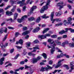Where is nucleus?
<instances>
[{"instance_id": "nucleus-38", "label": "nucleus", "mask_w": 74, "mask_h": 74, "mask_svg": "<svg viewBox=\"0 0 74 74\" xmlns=\"http://www.w3.org/2000/svg\"><path fill=\"white\" fill-rule=\"evenodd\" d=\"M20 64L23 65L25 64L24 61H21L20 62Z\"/></svg>"}, {"instance_id": "nucleus-9", "label": "nucleus", "mask_w": 74, "mask_h": 74, "mask_svg": "<svg viewBox=\"0 0 74 74\" xmlns=\"http://www.w3.org/2000/svg\"><path fill=\"white\" fill-rule=\"evenodd\" d=\"M69 44V42L67 40H66L64 42H63L61 45V46L62 47H64L66 44Z\"/></svg>"}, {"instance_id": "nucleus-15", "label": "nucleus", "mask_w": 74, "mask_h": 74, "mask_svg": "<svg viewBox=\"0 0 74 74\" xmlns=\"http://www.w3.org/2000/svg\"><path fill=\"white\" fill-rule=\"evenodd\" d=\"M72 20V19H71V18L70 17L68 18V21L69 24H70V25H71V24H72V23L71 22Z\"/></svg>"}, {"instance_id": "nucleus-61", "label": "nucleus", "mask_w": 74, "mask_h": 74, "mask_svg": "<svg viewBox=\"0 0 74 74\" xmlns=\"http://www.w3.org/2000/svg\"><path fill=\"white\" fill-rule=\"evenodd\" d=\"M4 24H5V22H3L1 24V26H3V25H4Z\"/></svg>"}, {"instance_id": "nucleus-60", "label": "nucleus", "mask_w": 74, "mask_h": 74, "mask_svg": "<svg viewBox=\"0 0 74 74\" xmlns=\"http://www.w3.org/2000/svg\"><path fill=\"white\" fill-rule=\"evenodd\" d=\"M64 55H65V56H66L67 58H69V56L68 55H66V54H65Z\"/></svg>"}, {"instance_id": "nucleus-36", "label": "nucleus", "mask_w": 74, "mask_h": 74, "mask_svg": "<svg viewBox=\"0 0 74 74\" xmlns=\"http://www.w3.org/2000/svg\"><path fill=\"white\" fill-rule=\"evenodd\" d=\"M31 44V43L30 42H29L28 43H26V45L27 46H28V47H29Z\"/></svg>"}, {"instance_id": "nucleus-47", "label": "nucleus", "mask_w": 74, "mask_h": 74, "mask_svg": "<svg viewBox=\"0 0 74 74\" xmlns=\"http://www.w3.org/2000/svg\"><path fill=\"white\" fill-rule=\"evenodd\" d=\"M8 28L9 29H14V27H8Z\"/></svg>"}, {"instance_id": "nucleus-32", "label": "nucleus", "mask_w": 74, "mask_h": 74, "mask_svg": "<svg viewBox=\"0 0 74 74\" xmlns=\"http://www.w3.org/2000/svg\"><path fill=\"white\" fill-rule=\"evenodd\" d=\"M69 46L71 48H72V47H74V43H70L69 44Z\"/></svg>"}, {"instance_id": "nucleus-43", "label": "nucleus", "mask_w": 74, "mask_h": 74, "mask_svg": "<svg viewBox=\"0 0 74 74\" xmlns=\"http://www.w3.org/2000/svg\"><path fill=\"white\" fill-rule=\"evenodd\" d=\"M33 72H34V70H33V69H31L30 70V74H33Z\"/></svg>"}, {"instance_id": "nucleus-1", "label": "nucleus", "mask_w": 74, "mask_h": 74, "mask_svg": "<svg viewBox=\"0 0 74 74\" xmlns=\"http://www.w3.org/2000/svg\"><path fill=\"white\" fill-rule=\"evenodd\" d=\"M50 2H51V0H47L46 5L43 6L41 9L40 10L41 13H43V12H44L45 10H46L48 9V6H49V4H50Z\"/></svg>"}, {"instance_id": "nucleus-44", "label": "nucleus", "mask_w": 74, "mask_h": 74, "mask_svg": "<svg viewBox=\"0 0 74 74\" xmlns=\"http://www.w3.org/2000/svg\"><path fill=\"white\" fill-rule=\"evenodd\" d=\"M14 51V49H11L10 50V53H13Z\"/></svg>"}, {"instance_id": "nucleus-40", "label": "nucleus", "mask_w": 74, "mask_h": 74, "mask_svg": "<svg viewBox=\"0 0 74 74\" xmlns=\"http://www.w3.org/2000/svg\"><path fill=\"white\" fill-rule=\"evenodd\" d=\"M27 30V27H24L23 28V30L25 31Z\"/></svg>"}, {"instance_id": "nucleus-4", "label": "nucleus", "mask_w": 74, "mask_h": 74, "mask_svg": "<svg viewBox=\"0 0 74 74\" xmlns=\"http://www.w3.org/2000/svg\"><path fill=\"white\" fill-rule=\"evenodd\" d=\"M3 32L5 33H7V28L6 27L1 28L0 29V33L2 34L3 33Z\"/></svg>"}, {"instance_id": "nucleus-8", "label": "nucleus", "mask_w": 74, "mask_h": 74, "mask_svg": "<svg viewBox=\"0 0 74 74\" xmlns=\"http://www.w3.org/2000/svg\"><path fill=\"white\" fill-rule=\"evenodd\" d=\"M64 60V59L61 60H59L58 61V64L55 67V68H58V67H59L60 66H61L62 65V64L61 63V62H63Z\"/></svg>"}, {"instance_id": "nucleus-37", "label": "nucleus", "mask_w": 74, "mask_h": 74, "mask_svg": "<svg viewBox=\"0 0 74 74\" xmlns=\"http://www.w3.org/2000/svg\"><path fill=\"white\" fill-rule=\"evenodd\" d=\"M11 7V6H10V5H8L7 7H6L5 8V10H8V8H10Z\"/></svg>"}, {"instance_id": "nucleus-2", "label": "nucleus", "mask_w": 74, "mask_h": 74, "mask_svg": "<svg viewBox=\"0 0 74 74\" xmlns=\"http://www.w3.org/2000/svg\"><path fill=\"white\" fill-rule=\"evenodd\" d=\"M53 68V67L50 66L48 65H47V67L46 68H45L44 67H42L41 68V69L40 70V71H42L44 72L45 70H46V71H48L49 69H52Z\"/></svg>"}, {"instance_id": "nucleus-64", "label": "nucleus", "mask_w": 74, "mask_h": 74, "mask_svg": "<svg viewBox=\"0 0 74 74\" xmlns=\"http://www.w3.org/2000/svg\"><path fill=\"white\" fill-rule=\"evenodd\" d=\"M63 38H67V36L66 35H64L63 36Z\"/></svg>"}, {"instance_id": "nucleus-51", "label": "nucleus", "mask_w": 74, "mask_h": 74, "mask_svg": "<svg viewBox=\"0 0 74 74\" xmlns=\"http://www.w3.org/2000/svg\"><path fill=\"white\" fill-rule=\"evenodd\" d=\"M68 1L69 3H73V2L71 1L70 0H68Z\"/></svg>"}, {"instance_id": "nucleus-54", "label": "nucleus", "mask_w": 74, "mask_h": 74, "mask_svg": "<svg viewBox=\"0 0 74 74\" xmlns=\"http://www.w3.org/2000/svg\"><path fill=\"white\" fill-rule=\"evenodd\" d=\"M16 48H18V49H21V48H22V47H20L18 46H16Z\"/></svg>"}, {"instance_id": "nucleus-20", "label": "nucleus", "mask_w": 74, "mask_h": 74, "mask_svg": "<svg viewBox=\"0 0 74 74\" xmlns=\"http://www.w3.org/2000/svg\"><path fill=\"white\" fill-rule=\"evenodd\" d=\"M37 6H33L32 7L31 9V11H33L34 10H35V9H36L37 8Z\"/></svg>"}, {"instance_id": "nucleus-27", "label": "nucleus", "mask_w": 74, "mask_h": 74, "mask_svg": "<svg viewBox=\"0 0 74 74\" xmlns=\"http://www.w3.org/2000/svg\"><path fill=\"white\" fill-rule=\"evenodd\" d=\"M49 30V28H46L43 31V34H44L45 33H46L47 31H48Z\"/></svg>"}, {"instance_id": "nucleus-53", "label": "nucleus", "mask_w": 74, "mask_h": 74, "mask_svg": "<svg viewBox=\"0 0 74 74\" xmlns=\"http://www.w3.org/2000/svg\"><path fill=\"white\" fill-rule=\"evenodd\" d=\"M60 7L59 8V10H61L62 8H63V7H64V5L60 6Z\"/></svg>"}, {"instance_id": "nucleus-24", "label": "nucleus", "mask_w": 74, "mask_h": 74, "mask_svg": "<svg viewBox=\"0 0 74 74\" xmlns=\"http://www.w3.org/2000/svg\"><path fill=\"white\" fill-rule=\"evenodd\" d=\"M21 1V2H22V4L20 5V7H22V6H23V5L24 4H25V3H24V2L25 1V0H22Z\"/></svg>"}, {"instance_id": "nucleus-5", "label": "nucleus", "mask_w": 74, "mask_h": 74, "mask_svg": "<svg viewBox=\"0 0 74 74\" xmlns=\"http://www.w3.org/2000/svg\"><path fill=\"white\" fill-rule=\"evenodd\" d=\"M27 17V15H24L23 16V17L21 18V19H18L17 20V21L19 23H21L22 22V21L25 20Z\"/></svg>"}, {"instance_id": "nucleus-28", "label": "nucleus", "mask_w": 74, "mask_h": 74, "mask_svg": "<svg viewBox=\"0 0 74 74\" xmlns=\"http://www.w3.org/2000/svg\"><path fill=\"white\" fill-rule=\"evenodd\" d=\"M23 40L22 39H20L19 41V44H21V45H23Z\"/></svg>"}, {"instance_id": "nucleus-29", "label": "nucleus", "mask_w": 74, "mask_h": 74, "mask_svg": "<svg viewBox=\"0 0 74 74\" xmlns=\"http://www.w3.org/2000/svg\"><path fill=\"white\" fill-rule=\"evenodd\" d=\"M34 20V17H31L30 18H28V20L29 21H32Z\"/></svg>"}, {"instance_id": "nucleus-34", "label": "nucleus", "mask_w": 74, "mask_h": 74, "mask_svg": "<svg viewBox=\"0 0 74 74\" xmlns=\"http://www.w3.org/2000/svg\"><path fill=\"white\" fill-rule=\"evenodd\" d=\"M34 42L35 44H37V43H39V41L37 40H36L34 41Z\"/></svg>"}, {"instance_id": "nucleus-3", "label": "nucleus", "mask_w": 74, "mask_h": 74, "mask_svg": "<svg viewBox=\"0 0 74 74\" xmlns=\"http://www.w3.org/2000/svg\"><path fill=\"white\" fill-rule=\"evenodd\" d=\"M53 16H54V12H53L51 13V17L50 20L51 21H52V23H53L55 21L57 22H58V20H59L58 18L53 19Z\"/></svg>"}, {"instance_id": "nucleus-30", "label": "nucleus", "mask_w": 74, "mask_h": 74, "mask_svg": "<svg viewBox=\"0 0 74 74\" xmlns=\"http://www.w3.org/2000/svg\"><path fill=\"white\" fill-rule=\"evenodd\" d=\"M60 34H63L64 33V30H62L61 32H59Z\"/></svg>"}, {"instance_id": "nucleus-62", "label": "nucleus", "mask_w": 74, "mask_h": 74, "mask_svg": "<svg viewBox=\"0 0 74 74\" xmlns=\"http://www.w3.org/2000/svg\"><path fill=\"white\" fill-rule=\"evenodd\" d=\"M56 16H60L59 15V13H56Z\"/></svg>"}, {"instance_id": "nucleus-48", "label": "nucleus", "mask_w": 74, "mask_h": 74, "mask_svg": "<svg viewBox=\"0 0 74 74\" xmlns=\"http://www.w3.org/2000/svg\"><path fill=\"white\" fill-rule=\"evenodd\" d=\"M58 13L59 16H60V15H61L62 14V12L61 11H59Z\"/></svg>"}, {"instance_id": "nucleus-26", "label": "nucleus", "mask_w": 74, "mask_h": 74, "mask_svg": "<svg viewBox=\"0 0 74 74\" xmlns=\"http://www.w3.org/2000/svg\"><path fill=\"white\" fill-rule=\"evenodd\" d=\"M40 20H41V19H40V17H38L36 20V22L37 23H38V22H39L40 21Z\"/></svg>"}, {"instance_id": "nucleus-25", "label": "nucleus", "mask_w": 74, "mask_h": 74, "mask_svg": "<svg viewBox=\"0 0 74 74\" xmlns=\"http://www.w3.org/2000/svg\"><path fill=\"white\" fill-rule=\"evenodd\" d=\"M62 25H63V23H61L59 24H57L55 25L56 26H62Z\"/></svg>"}, {"instance_id": "nucleus-39", "label": "nucleus", "mask_w": 74, "mask_h": 74, "mask_svg": "<svg viewBox=\"0 0 74 74\" xmlns=\"http://www.w3.org/2000/svg\"><path fill=\"white\" fill-rule=\"evenodd\" d=\"M19 56V54H17L16 56L14 58V59H17L18 57Z\"/></svg>"}, {"instance_id": "nucleus-33", "label": "nucleus", "mask_w": 74, "mask_h": 74, "mask_svg": "<svg viewBox=\"0 0 74 74\" xmlns=\"http://www.w3.org/2000/svg\"><path fill=\"white\" fill-rule=\"evenodd\" d=\"M15 8H16V6H14L13 7V8L11 10V11H12V12H14V11H15Z\"/></svg>"}, {"instance_id": "nucleus-17", "label": "nucleus", "mask_w": 74, "mask_h": 74, "mask_svg": "<svg viewBox=\"0 0 74 74\" xmlns=\"http://www.w3.org/2000/svg\"><path fill=\"white\" fill-rule=\"evenodd\" d=\"M30 32L29 31H25V32H24L22 34L23 35H24V36H25V35H26V34H28Z\"/></svg>"}, {"instance_id": "nucleus-12", "label": "nucleus", "mask_w": 74, "mask_h": 74, "mask_svg": "<svg viewBox=\"0 0 74 74\" xmlns=\"http://www.w3.org/2000/svg\"><path fill=\"white\" fill-rule=\"evenodd\" d=\"M48 42H50V44L51 45H52L53 43H54V41L53 40V39H49L48 40Z\"/></svg>"}, {"instance_id": "nucleus-63", "label": "nucleus", "mask_w": 74, "mask_h": 74, "mask_svg": "<svg viewBox=\"0 0 74 74\" xmlns=\"http://www.w3.org/2000/svg\"><path fill=\"white\" fill-rule=\"evenodd\" d=\"M18 27H22L23 26V25L21 24H19L18 25Z\"/></svg>"}, {"instance_id": "nucleus-57", "label": "nucleus", "mask_w": 74, "mask_h": 74, "mask_svg": "<svg viewBox=\"0 0 74 74\" xmlns=\"http://www.w3.org/2000/svg\"><path fill=\"white\" fill-rule=\"evenodd\" d=\"M26 6H25L23 8V11H25V9H26Z\"/></svg>"}, {"instance_id": "nucleus-35", "label": "nucleus", "mask_w": 74, "mask_h": 74, "mask_svg": "<svg viewBox=\"0 0 74 74\" xmlns=\"http://www.w3.org/2000/svg\"><path fill=\"white\" fill-rule=\"evenodd\" d=\"M51 38H55L57 37V36L56 35H54L51 36Z\"/></svg>"}, {"instance_id": "nucleus-46", "label": "nucleus", "mask_w": 74, "mask_h": 74, "mask_svg": "<svg viewBox=\"0 0 74 74\" xmlns=\"http://www.w3.org/2000/svg\"><path fill=\"white\" fill-rule=\"evenodd\" d=\"M7 37V35H6L5 36V37L4 38L3 40V41H4L5 40V39H6Z\"/></svg>"}, {"instance_id": "nucleus-13", "label": "nucleus", "mask_w": 74, "mask_h": 74, "mask_svg": "<svg viewBox=\"0 0 74 74\" xmlns=\"http://www.w3.org/2000/svg\"><path fill=\"white\" fill-rule=\"evenodd\" d=\"M74 64V62H71L70 63V65L71 66V70H74V68L73 67H74V66H74V65H73Z\"/></svg>"}, {"instance_id": "nucleus-52", "label": "nucleus", "mask_w": 74, "mask_h": 74, "mask_svg": "<svg viewBox=\"0 0 74 74\" xmlns=\"http://www.w3.org/2000/svg\"><path fill=\"white\" fill-rule=\"evenodd\" d=\"M19 34V33L18 32H16L15 34V37H17Z\"/></svg>"}, {"instance_id": "nucleus-58", "label": "nucleus", "mask_w": 74, "mask_h": 74, "mask_svg": "<svg viewBox=\"0 0 74 74\" xmlns=\"http://www.w3.org/2000/svg\"><path fill=\"white\" fill-rule=\"evenodd\" d=\"M8 46V43H6L5 44V45H3V47H4V48H5L7 46Z\"/></svg>"}, {"instance_id": "nucleus-6", "label": "nucleus", "mask_w": 74, "mask_h": 74, "mask_svg": "<svg viewBox=\"0 0 74 74\" xmlns=\"http://www.w3.org/2000/svg\"><path fill=\"white\" fill-rule=\"evenodd\" d=\"M51 35L49 34H47L45 35H43L41 36H39V37L42 39L46 38V37H50Z\"/></svg>"}, {"instance_id": "nucleus-56", "label": "nucleus", "mask_w": 74, "mask_h": 74, "mask_svg": "<svg viewBox=\"0 0 74 74\" xmlns=\"http://www.w3.org/2000/svg\"><path fill=\"white\" fill-rule=\"evenodd\" d=\"M30 0H27V1L26 2V3L25 4V5L27 4H29V2H30Z\"/></svg>"}, {"instance_id": "nucleus-31", "label": "nucleus", "mask_w": 74, "mask_h": 74, "mask_svg": "<svg viewBox=\"0 0 74 74\" xmlns=\"http://www.w3.org/2000/svg\"><path fill=\"white\" fill-rule=\"evenodd\" d=\"M42 18H43V19H44L45 18H49V17L46 16V14H45L43 16H42Z\"/></svg>"}, {"instance_id": "nucleus-18", "label": "nucleus", "mask_w": 74, "mask_h": 74, "mask_svg": "<svg viewBox=\"0 0 74 74\" xmlns=\"http://www.w3.org/2000/svg\"><path fill=\"white\" fill-rule=\"evenodd\" d=\"M64 26H67V25H68V24H69L68 22H67V21L65 20L64 21Z\"/></svg>"}, {"instance_id": "nucleus-49", "label": "nucleus", "mask_w": 74, "mask_h": 74, "mask_svg": "<svg viewBox=\"0 0 74 74\" xmlns=\"http://www.w3.org/2000/svg\"><path fill=\"white\" fill-rule=\"evenodd\" d=\"M22 1H18L17 2V4H22Z\"/></svg>"}, {"instance_id": "nucleus-7", "label": "nucleus", "mask_w": 74, "mask_h": 74, "mask_svg": "<svg viewBox=\"0 0 74 74\" xmlns=\"http://www.w3.org/2000/svg\"><path fill=\"white\" fill-rule=\"evenodd\" d=\"M47 47L49 48H51V54H53V52H54L55 51V47H53L52 46H51V47H50L48 45H47Z\"/></svg>"}, {"instance_id": "nucleus-42", "label": "nucleus", "mask_w": 74, "mask_h": 74, "mask_svg": "<svg viewBox=\"0 0 74 74\" xmlns=\"http://www.w3.org/2000/svg\"><path fill=\"white\" fill-rule=\"evenodd\" d=\"M41 58H42V57H41V56H38V57H37V58L36 59H37V60H40V59H41Z\"/></svg>"}, {"instance_id": "nucleus-14", "label": "nucleus", "mask_w": 74, "mask_h": 74, "mask_svg": "<svg viewBox=\"0 0 74 74\" xmlns=\"http://www.w3.org/2000/svg\"><path fill=\"white\" fill-rule=\"evenodd\" d=\"M4 60V58L3 57L2 58L0 59V65H2L3 64V61Z\"/></svg>"}, {"instance_id": "nucleus-59", "label": "nucleus", "mask_w": 74, "mask_h": 74, "mask_svg": "<svg viewBox=\"0 0 74 74\" xmlns=\"http://www.w3.org/2000/svg\"><path fill=\"white\" fill-rule=\"evenodd\" d=\"M10 74H14V72L13 71H10Z\"/></svg>"}, {"instance_id": "nucleus-10", "label": "nucleus", "mask_w": 74, "mask_h": 74, "mask_svg": "<svg viewBox=\"0 0 74 74\" xmlns=\"http://www.w3.org/2000/svg\"><path fill=\"white\" fill-rule=\"evenodd\" d=\"M40 30V28L39 27H36V28L34 29L33 31V33H36L37 32H38L39 30Z\"/></svg>"}, {"instance_id": "nucleus-23", "label": "nucleus", "mask_w": 74, "mask_h": 74, "mask_svg": "<svg viewBox=\"0 0 74 74\" xmlns=\"http://www.w3.org/2000/svg\"><path fill=\"white\" fill-rule=\"evenodd\" d=\"M42 56H43V57L45 59H47V56L45 53H43L42 54Z\"/></svg>"}, {"instance_id": "nucleus-55", "label": "nucleus", "mask_w": 74, "mask_h": 74, "mask_svg": "<svg viewBox=\"0 0 74 74\" xmlns=\"http://www.w3.org/2000/svg\"><path fill=\"white\" fill-rule=\"evenodd\" d=\"M3 12H4V10L3 9H0V13Z\"/></svg>"}, {"instance_id": "nucleus-22", "label": "nucleus", "mask_w": 74, "mask_h": 74, "mask_svg": "<svg viewBox=\"0 0 74 74\" xmlns=\"http://www.w3.org/2000/svg\"><path fill=\"white\" fill-rule=\"evenodd\" d=\"M17 16H18V14L17 13L14 14V19L13 21H14V19H16Z\"/></svg>"}, {"instance_id": "nucleus-19", "label": "nucleus", "mask_w": 74, "mask_h": 74, "mask_svg": "<svg viewBox=\"0 0 74 74\" xmlns=\"http://www.w3.org/2000/svg\"><path fill=\"white\" fill-rule=\"evenodd\" d=\"M55 42H56V44H57L58 45H60L61 44V42L58 41V40H55Z\"/></svg>"}, {"instance_id": "nucleus-41", "label": "nucleus", "mask_w": 74, "mask_h": 74, "mask_svg": "<svg viewBox=\"0 0 74 74\" xmlns=\"http://www.w3.org/2000/svg\"><path fill=\"white\" fill-rule=\"evenodd\" d=\"M69 30H71V33H74V29H72L71 28H70L69 29Z\"/></svg>"}, {"instance_id": "nucleus-50", "label": "nucleus", "mask_w": 74, "mask_h": 74, "mask_svg": "<svg viewBox=\"0 0 74 74\" xmlns=\"http://www.w3.org/2000/svg\"><path fill=\"white\" fill-rule=\"evenodd\" d=\"M53 63V62L52 61V60H51L49 62V64H52V63Z\"/></svg>"}, {"instance_id": "nucleus-11", "label": "nucleus", "mask_w": 74, "mask_h": 74, "mask_svg": "<svg viewBox=\"0 0 74 74\" xmlns=\"http://www.w3.org/2000/svg\"><path fill=\"white\" fill-rule=\"evenodd\" d=\"M6 14L8 16H11V15H13V13L11 12L7 11L6 12Z\"/></svg>"}, {"instance_id": "nucleus-16", "label": "nucleus", "mask_w": 74, "mask_h": 74, "mask_svg": "<svg viewBox=\"0 0 74 74\" xmlns=\"http://www.w3.org/2000/svg\"><path fill=\"white\" fill-rule=\"evenodd\" d=\"M38 61L37 60V58H33L32 60V62L33 63H34V64H35V63H37Z\"/></svg>"}, {"instance_id": "nucleus-45", "label": "nucleus", "mask_w": 74, "mask_h": 74, "mask_svg": "<svg viewBox=\"0 0 74 74\" xmlns=\"http://www.w3.org/2000/svg\"><path fill=\"white\" fill-rule=\"evenodd\" d=\"M34 49H40V48L37 46H35L33 48Z\"/></svg>"}, {"instance_id": "nucleus-21", "label": "nucleus", "mask_w": 74, "mask_h": 74, "mask_svg": "<svg viewBox=\"0 0 74 74\" xmlns=\"http://www.w3.org/2000/svg\"><path fill=\"white\" fill-rule=\"evenodd\" d=\"M63 2H62L61 3H58L57 4V6L58 7H59V6H60L61 5H63Z\"/></svg>"}]
</instances>
